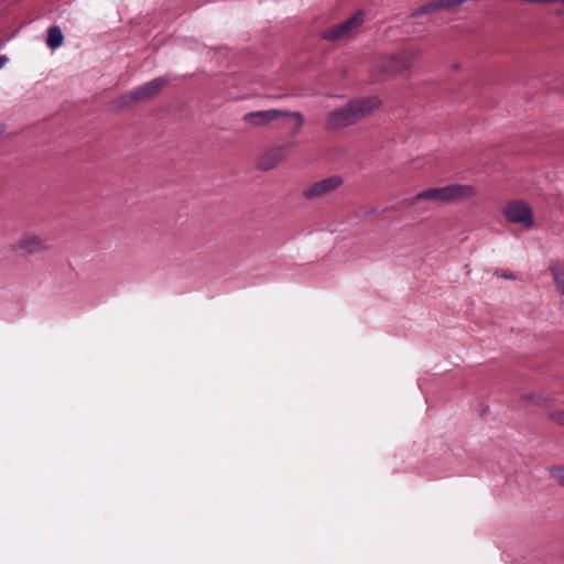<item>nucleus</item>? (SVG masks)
<instances>
[{"mask_svg": "<svg viewBox=\"0 0 564 564\" xmlns=\"http://www.w3.org/2000/svg\"><path fill=\"white\" fill-rule=\"evenodd\" d=\"M280 117H292L296 120L294 134H296L304 124V116L300 111H288L282 109L250 111L243 115L242 120L247 124L253 127H263L275 121Z\"/></svg>", "mask_w": 564, "mask_h": 564, "instance_id": "obj_1", "label": "nucleus"}, {"mask_svg": "<svg viewBox=\"0 0 564 564\" xmlns=\"http://www.w3.org/2000/svg\"><path fill=\"white\" fill-rule=\"evenodd\" d=\"M503 215L508 221L520 224L527 228L534 224L532 209L523 200L509 203L503 209Z\"/></svg>", "mask_w": 564, "mask_h": 564, "instance_id": "obj_2", "label": "nucleus"}, {"mask_svg": "<svg viewBox=\"0 0 564 564\" xmlns=\"http://www.w3.org/2000/svg\"><path fill=\"white\" fill-rule=\"evenodd\" d=\"M362 23L364 12L361 10H358L346 21L326 29L322 33V37L328 41H337L344 37L345 35H348L355 29L359 28Z\"/></svg>", "mask_w": 564, "mask_h": 564, "instance_id": "obj_3", "label": "nucleus"}, {"mask_svg": "<svg viewBox=\"0 0 564 564\" xmlns=\"http://www.w3.org/2000/svg\"><path fill=\"white\" fill-rule=\"evenodd\" d=\"M381 101L378 97H362L350 100L347 105L356 122H360L379 108Z\"/></svg>", "mask_w": 564, "mask_h": 564, "instance_id": "obj_4", "label": "nucleus"}, {"mask_svg": "<svg viewBox=\"0 0 564 564\" xmlns=\"http://www.w3.org/2000/svg\"><path fill=\"white\" fill-rule=\"evenodd\" d=\"M167 83L166 77H156L131 90L128 97L134 101H143L155 96Z\"/></svg>", "mask_w": 564, "mask_h": 564, "instance_id": "obj_5", "label": "nucleus"}, {"mask_svg": "<svg viewBox=\"0 0 564 564\" xmlns=\"http://www.w3.org/2000/svg\"><path fill=\"white\" fill-rule=\"evenodd\" d=\"M356 124L348 105L332 110L326 119L325 129L327 131H338L345 127Z\"/></svg>", "mask_w": 564, "mask_h": 564, "instance_id": "obj_6", "label": "nucleus"}, {"mask_svg": "<svg viewBox=\"0 0 564 564\" xmlns=\"http://www.w3.org/2000/svg\"><path fill=\"white\" fill-rule=\"evenodd\" d=\"M291 152L290 144L276 145L268 150L259 160L261 170L269 171L283 162Z\"/></svg>", "mask_w": 564, "mask_h": 564, "instance_id": "obj_7", "label": "nucleus"}, {"mask_svg": "<svg viewBox=\"0 0 564 564\" xmlns=\"http://www.w3.org/2000/svg\"><path fill=\"white\" fill-rule=\"evenodd\" d=\"M476 188L468 184H452L443 187L444 203H453L476 196Z\"/></svg>", "mask_w": 564, "mask_h": 564, "instance_id": "obj_8", "label": "nucleus"}, {"mask_svg": "<svg viewBox=\"0 0 564 564\" xmlns=\"http://www.w3.org/2000/svg\"><path fill=\"white\" fill-rule=\"evenodd\" d=\"M341 180L337 176L327 177L308 186L303 194L306 198L315 199L332 192L339 186Z\"/></svg>", "mask_w": 564, "mask_h": 564, "instance_id": "obj_9", "label": "nucleus"}, {"mask_svg": "<svg viewBox=\"0 0 564 564\" xmlns=\"http://www.w3.org/2000/svg\"><path fill=\"white\" fill-rule=\"evenodd\" d=\"M20 248L28 253H35L44 250L46 243L39 236L28 235L20 241Z\"/></svg>", "mask_w": 564, "mask_h": 564, "instance_id": "obj_10", "label": "nucleus"}, {"mask_svg": "<svg viewBox=\"0 0 564 564\" xmlns=\"http://www.w3.org/2000/svg\"><path fill=\"white\" fill-rule=\"evenodd\" d=\"M63 33L58 25H53L48 28L47 31V39H46V45L56 50L63 44Z\"/></svg>", "mask_w": 564, "mask_h": 564, "instance_id": "obj_11", "label": "nucleus"}, {"mask_svg": "<svg viewBox=\"0 0 564 564\" xmlns=\"http://www.w3.org/2000/svg\"><path fill=\"white\" fill-rule=\"evenodd\" d=\"M436 9H449L447 0H435L419 7L414 12L413 17L427 14Z\"/></svg>", "mask_w": 564, "mask_h": 564, "instance_id": "obj_12", "label": "nucleus"}, {"mask_svg": "<svg viewBox=\"0 0 564 564\" xmlns=\"http://www.w3.org/2000/svg\"><path fill=\"white\" fill-rule=\"evenodd\" d=\"M416 199H429L444 203L443 187L430 188L415 196Z\"/></svg>", "mask_w": 564, "mask_h": 564, "instance_id": "obj_13", "label": "nucleus"}, {"mask_svg": "<svg viewBox=\"0 0 564 564\" xmlns=\"http://www.w3.org/2000/svg\"><path fill=\"white\" fill-rule=\"evenodd\" d=\"M552 274L557 291L564 295V265L552 268Z\"/></svg>", "mask_w": 564, "mask_h": 564, "instance_id": "obj_14", "label": "nucleus"}, {"mask_svg": "<svg viewBox=\"0 0 564 564\" xmlns=\"http://www.w3.org/2000/svg\"><path fill=\"white\" fill-rule=\"evenodd\" d=\"M551 475L564 486V467H555L550 469Z\"/></svg>", "mask_w": 564, "mask_h": 564, "instance_id": "obj_15", "label": "nucleus"}, {"mask_svg": "<svg viewBox=\"0 0 564 564\" xmlns=\"http://www.w3.org/2000/svg\"><path fill=\"white\" fill-rule=\"evenodd\" d=\"M550 419L553 422L564 426V411H558V412L551 413L550 414Z\"/></svg>", "mask_w": 564, "mask_h": 564, "instance_id": "obj_16", "label": "nucleus"}, {"mask_svg": "<svg viewBox=\"0 0 564 564\" xmlns=\"http://www.w3.org/2000/svg\"><path fill=\"white\" fill-rule=\"evenodd\" d=\"M497 275L503 278V279H508V280H516V275L514 274H508V273H505L502 271H497L496 273Z\"/></svg>", "mask_w": 564, "mask_h": 564, "instance_id": "obj_17", "label": "nucleus"}, {"mask_svg": "<svg viewBox=\"0 0 564 564\" xmlns=\"http://www.w3.org/2000/svg\"><path fill=\"white\" fill-rule=\"evenodd\" d=\"M8 63V57L6 55H0V69Z\"/></svg>", "mask_w": 564, "mask_h": 564, "instance_id": "obj_18", "label": "nucleus"}, {"mask_svg": "<svg viewBox=\"0 0 564 564\" xmlns=\"http://www.w3.org/2000/svg\"><path fill=\"white\" fill-rule=\"evenodd\" d=\"M401 58H402V56L393 57L392 62L393 63H399L401 61Z\"/></svg>", "mask_w": 564, "mask_h": 564, "instance_id": "obj_19", "label": "nucleus"}, {"mask_svg": "<svg viewBox=\"0 0 564 564\" xmlns=\"http://www.w3.org/2000/svg\"><path fill=\"white\" fill-rule=\"evenodd\" d=\"M419 54L417 53H414L413 56H412V59H415L417 58Z\"/></svg>", "mask_w": 564, "mask_h": 564, "instance_id": "obj_20", "label": "nucleus"}, {"mask_svg": "<svg viewBox=\"0 0 564 564\" xmlns=\"http://www.w3.org/2000/svg\"><path fill=\"white\" fill-rule=\"evenodd\" d=\"M3 130V127H0V135L2 134Z\"/></svg>", "mask_w": 564, "mask_h": 564, "instance_id": "obj_21", "label": "nucleus"}]
</instances>
